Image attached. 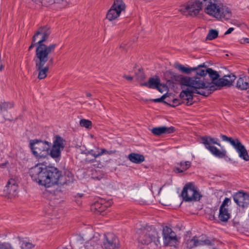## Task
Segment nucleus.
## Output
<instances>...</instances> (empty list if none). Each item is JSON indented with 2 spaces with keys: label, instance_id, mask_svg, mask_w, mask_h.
I'll use <instances>...</instances> for the list:
<instances>
[{
  "label": "nucleus",
  "instance_id": "obj_1",
  "mask_svg": "<svg viewBox=\"0 0 249 249\" xmlns=\"http://www.w3.org/2000/svg\"><path fill=\"white\" fill-rule=\"evenodd\" d=\"M51 34L49 27H40L33 36L31 44L28 49L30 51L35 46H36L33 61L35 62L36 70L38 72V78L39 79H43L47 77L49 68L54 63L52 54L54 53L56 44L53 43L46 45L44 44Z\"/></svg>",
  "mask_w": 249,
  "mask_h": 249
},
{
  "label": "nucleus",
  "instance_id": "obj_2",
  "mask_svg": "<svg viewBox=\"0 0 249 249\" xmlns=\"http://www.w3.org/2000/svg\"><path fill=\"white\" fill-rule=\"evenodd\" d=\"M51 34L49 27H40L33 36L31 44L28 49L30 51L35 46H36L33 61L35 62L36 70L38 72V78L39 79H43L47 77L49 68L54 63L52 54L54 53L56 44L53 43L46 45L44 44Z\"/></svg>",
  "mask_w": 249,
  "mask_h": 249
},
{
  "label": "nucleus",
  "instance_id": "obj_3",
  "mask_svg": "<svg viewBox=\"0 0 249 249\" xmlns=\"http://www.w3.org/2000/svg\"><path fill=\"white\" fill-rule=\"evenodd\" d=\"M51 34L49 27H40L33 36L31 44L28 49L30 51L35 46H36L33 61L35 62L36 70L38 72V78L39 79H43L47 77L49 68L54 63L52 54L54 53L56 44L53 43L46 45L44 44Z\"/></svg>",
  "mask_w": 249,
  "mask_h": 249
},
{
  "label": "nucleus",
  "instance_id": "obj_4",
  "mask_svg": "<svg viewBox=\"0 0 249 249\" xmlns=\"http://www.w3.org/2000/svg\"><path fill=\"white\" fill-rule=\"evenodd\" d=\"M51 34L49 27H40L33 36L31 44L28 49L30 51L35 46H36L33 61L35 62L36 70L38 72V78L39 79H43L47 77L49 68L54 63L52 54L54 53L56 44L53 43L46 45L44 44Z\"/></svg>",
  "mask_w": 249,
  "mask_h": 249
},
{
  "label": "nucleus",
  "instance_id": "obj_5",
  "mask_svg": "<svg viewBox=\"0 0 249 249\" xmlns=\"http://www.w3.org/2000/svg\"><path fill=\"white\" fill-rule=\"evenodd\" d=\"M204 8V12L208 15L216 18L228 20L231 17L230 9L218 0H195L188 2L185 6H182L180 12L186 15L196 16Z\"/></svg>",
  "mask_w": 249,
  "mask_h": 249
},
{
  "label": "nucleus",
  "instance_id": "obj_6",
  "mask_svg": "<svg viewBox=\"0 0 249 249\" xmlns=\"http://www.w3.org/2000/svg\"><path fill=\"white\" fill-rule=\"evenodd\" d=\"M29 174L34 181L47 188L55 185L59 177L57 168L42 164H37L31 168Z\"/></svg>",
  "mask_w": 249,
  "mask_h": 249
},
{
  "label": "nucleus",
  "instance_id": "obj_7",
  "mask_svg": "<svg viewBox=\"0 0 249 249\" xmlns=\"http://www.w3.org/2000/svg\"><path fill=\"white\" fill-rule=\"evenodd\" d=\"M137 240L143 245H148L153 242L158 247L160 244V238L156 229L153 227H146L137 231Z\"/></svg>",
  "mask_w": 249,
  "mask_h": 249
},
{
  "label": "nucleus",
  "instance_id": "obj_8",
  "mask_svg": "<svg viewBox=\"0 0 249 249\" xmlns=\"http://www.w3.org/2000/svg\"><path fill=\"white\" fill-rule=\"evenodd\" d=\"M52 143L40 139H33L29 141V147L32 154L37 159L45 158L49 153Z\"/></svg>",
  "mask_w": 249,
  "mask_h": 249
},
{
  "label": "nucleus",
  "instance_id": "obj_9",
  "mask_svg": "<svg viewBox=\"0 0 249 249\" xmlns=\"http://www.w3.org/2000/svg\"><path fill=\"white\" fill-rule=\"evenodd\" d=\"M173 78L180 85L191 87L193 89H200L205 88V82L200 80V78L190 77L181 74H175Z\"/></svg>",
  "mask_w": 249,
  "mask_h": 249
},
{
  "label": "nucleus",
  "instance_id": "obj_10",
  "mask_svg": "<svg viewBox=\"0 0 249 249\" xmlns=\"http://www.w3.org/2000/svg\"><path fill=\"white\" fill-rule=\"evenodd\" d=\"M201 140L206 148L209 150L215 157L222 159L226 156L227 152L225 150L220 151L215 146L212 145V144H215L219 146H221L220 143L218 142L217 138H213L210 136H204L201 137Z\"/></svg>",
  "mask_w": 249,
  "mask_h": 249
},
{
  "label": "nucleus",
  "instance_id": "obj_11",
  "mask_svg": "<svg viewBox=\"0 0 249 249\" xmlns=\"http://www.w3.org/2000/svg\"><path fill=\"white\" fill-rule=\"evenodd\" d=\"M181 196L185 202L199 201L202 196L193 182L186 184L182 191Z\"/></svg>",
  "mask_w": 249,
  "mask_h": 249
},
{
  "label": "nucleus",
  "instance_id": "obj_12",
  "mask_svg": "<svg viewBox=\"0 0 249 249\" xmlns=\"http://www.w3.org/2000/svg\"><path fill=\"white\" fill-rule=\"evenodd\" d=\"M66 141L58 135L54 136L53 143L51 145L49 150V155L52 158L60 160L61 152L64 150L66 145Z\"/></svg>",
  "mask_w": 249,
  "mask_h": 249
},
{
  "label": "nucleus",
  "instance_id": "obj_13",
  "mask_svg": "<svg viewBox=\"0 0 249 249\" xmlns=\"http://www.w3.org/2000/svg\"><path fill=\"white\" fill-rule=\"evenodd\" d=\"M220 137L222 141L229 142L239 154V157L245 161H249V155L245 146L238 139H233L226 135L221 134Z\"/></svg>",
  "mask_w": 249,
  "mask_h": 249
},
{
  "label": "nucleus",
  "instance_id": "obj_14",
  "mask_svg": "<svg viewBox=\"0 0 249 249\" xmlns=\"http://www.w3.org/2000/svg\"><path fill=\"white\" fill-rule=\"evenodd\" d=\"M125 9V4L123 0H114L113 5L108 11L106 18L109 21L116 19L122 11Z\"/></svg>",
  "mask_w": 249,
  "mask_h": 249
},
{
  "label": "nucleus",
  "instance_id": "obj_15",
  "mask_svg": "<svg viewBox=\"0 0 249 249\" xmlns=\"http://www.w3.org/2000/svg\"><path fill=\"white\" fill-rule=\"evenodd\" d=\"M103 243L104 249H118L119 248V239L113 233L105 234Z\"/></svg>",
  "mask_w": 249,
  "mask_h": 249
},
{
  "label": "nucleus",
  "instance_id": "obj_16",
  "mask_svg": "<svg viewBox=\"0 0 249 249\" xmlns=\"http://www.w3.org/2000/svg\"><path fill=\"white\" fill-rule=\"evenodd\" d=\"M59 177L55 184H60L61 185H69L74 181V176L72 173L68 169H64L62 173L58 170Z\"/></svg>",
  "mask_w": 249,
  "mask_h": 249
},
{
  "label": "nucleus",
  "instance_id": "obj_17",
  "mask_svg": "<svg viewBox=\"0 0 249 249\" xmlns=\"http://www.w3.org/2000/svg\"><path fill=\"white\" fill-rule=\"evenodd\" d=\"M234 202L239 207H245L249 204V194L243 191H239L233 196Z\"/></svg>",
  "mask_w": 249,
  "mask_h": 249
},
{
  "label": "nucleus",
  "instance_id": "obj_18",
  "mask_svg": "<svg viewBox=\"0 0 249 249\" xmlns=\"http://www.w3.org/2000/svg\"><path fill=\"white\" fill-rule=\"evenodd\" d=\"M198 89H189L187 88L185 90H183L179 94V97L182 101H186V105L190 106L193 104L194 93H196V92H199Z\"/></svg>",
  "mask_w": 249,
  "mask_h": 249
},
{
  "label": "nucleus",
  "instance_id": "obj_19",
  "mask_svg": "<svg viewBox=\"0 0 249 249\" xmlns=\"http://www.w3.org/2000/svg\"><path fill=\"white\" fill-rule=\"evenodd\" d=\"M110 202L100 198L91 206V210L97 214L104 215V212L110 206Z\"/></svg>",
  "mask_w": 249,
  "mask_h": 249
},
{
  "label": "nucleus",
  "instance_id": "obj_20",
  "mask_svg": "<svg viewBox=\"0 0 249 249\" xmlns=\"http://www.w3.org/2000/svg\"><path fill=\"white\" fill-rule=\"evenodd\" d=\"M235 79L236 76L233 74L225 75L216 81L214 84L218 87H230L232 85Z\"/></svg>",
  "mask_w": 249,
  "mask_h": 249
},
{
  "label": "nucleus",
  "instance_id": "obj_21",
  "mask_svg": "<svg viewBox=\"0 0 249 249\" xmlns=\"http://www.w3.org/2000/svg\"><path fill=\"white\" fill-rule=\"evenodd\" d=\"M18 185L15 180L11 179L8 181L4 191L9 197H16L18 194Z\"/></svg>",
  "mask_w": 249,
  "mask_h": 249
},
{
  "label": "nucleus",
  "instance_id": "obj_22",
  "mask_svg": "<svg viewBox=\"0 0 249 249\" xmlns=\"http://www.w3.org/2000/svg\"><path fill=\"white\" fill-rule=\"evenodd\" d=\"M176 128L174 126H165L154 127L151 129L152 133L155 136H160L163 134H171L174 133Z\"/></svg>",
  "mask_w": 249,
  "mask_h": 249
},
{
  "label": "nucleus",
  "instance_id": "obj_23",
  "mask_svg": "<svg viewBox=\"0 0 249 249\" xmlns=\"http://www.w3.org/2000/svg\"><path fill=\"white\" fill-rule=\"evenodd\" d=\"M236 87L241 90H246L249 88V76L244 74L240 75L236 82Z\"/></svg>",
  "mask_w": 249,
  "mask_h": 249
},
{
  "label": "nucleus",
  "instance_id": "obj_24",
  "mask_svg": "<svg viewBox=\"0 0 249 249\" xmlns=\"http://www.w3.org/2000/svg\"><path fill=\"white\" fill-rule=\"evenodd\" d=\"M140 86H145L150 89H156L158 88V86H161V84L160 83V79L156 76V78L150 77L146 82L141 83Z\"/></svg>",
  "mask_w": 249,
  "mask_h": 249
},
{
  "label": "nucleus",
  "instance_id": "obj_25",
  "mask_svg": "<svg viewBox=\"0 0 249 249\" xmlns=\"http://www.w3.org/2000/svg\"><path fill=\"white\" fill-rule=\"evenodd\" d=\"M193 68H197L196 70V75L194 77H198L200 78V80L204 82V77L207 75L206 72V66H205V64L199 65L198 66L194 67Z\"/></svg>",
  "mask_w": 249,
  "mask_h": 249
},
{
  "label": "nucleus",
  "instance_id": "obj_26",
  "mask_svg": "<svg viewBox=\"0 0 249 249\" xmlns=\"http://www.w3.org/2000/svg\"><path fill=\"white\" fill-rule=\"evenodd\" d=\"M191 165V162L190 161H181L177 163V165L180 167L176 166L174 168V171L177 173H181L184 171L188 169Z\"/></svg>",
  "mask_w": 249,
  "mask_h": 249
},
{
  "label": "nucleus",
  "instance_id": "obj_27",
  "mask_svg": "<svg viewBox=\"0 0 249 249\" xmlns=\"http://www.w3.org/2000/svg\"><path fill=\"white\" fill-rule=\"evenodd\" d=\"M170 236H165L163 237V242L165 246H174L177 242V237L176 233H172Z\"/></svg>",
  "mask_w": 249,
  "mask_h": 249
},
{
  "label": "nucleus",
  "instance_id": "obj_28",
  "mask_svg": "<svg viewBox=\"0 0 249 249\" xmlns=\"http://www.w3.org/2000/svg\"><path fill=\"white\" fill-rule=\"evenodd\" d=\"M100 243L98 237L94 236L86 243L85 247L86 249H94L98 248Z\"/></svg>",
  "mask_w": 249,
  "mask_h": 249
},
{
  "label": "nucleus",
  "instance_id": "obj_29",
  "mask_svg": "<svg viewBox=\"0 0 249 249\" xmlns=\"http://www.w3.org/2000/svg\"><path fill=\"white\" fill-rule=\"evenodd\" d=\"M128 159L132 162L140 164L144 160V157L142 155L132 153L128 155Z\"/></svg>",
  "mask_w": 249,
  "mask_h": 249
},
{
  "label": "nucleus",
  "instance_id": "obj_30",
  "mask_svg": "<svg viewBox=\"0 0 249 249\" xmlns=\"http://www.w3.org/2000/svg\"><path fill=\"white\" fill-rule=\"evenodd\" d=\"M187 249H192L195 247L199 246V240L196 236H194L192 239H189L183 244Z\"/></svg>",
  "mask_w": 249,
  "mask_h": 249
},
{
  "label": "nucleus",
  "instance_id": "obj_31",
  "mask_svg": "<svg viewBox=\"0 0 249 249\" xmlns=\"http://www.w3.org/2000/svg\"><path fill=\"white\" fill-rule=\"evenodd\" d=\"M231 217L230 213L228 209H219L218 215L219 219L223 222H227Z\"/></svg>",
  "mask_w": 249,
  "mask_h": 249
},
{
  "label": "nucleus",
  "instance_id": "obj_32",
  "mask_svg": "<svg viewBox=\"0 0 249 249\" xmlns=\"http://www.w3.org/2000/svg\"><path fill=\"white\" fill-rule=\"evenodd\" d=\"M174 67L182 73H184L187 74H189L192 71H195L196 70H197V68L186 67L178 63H175L174 64Z\"/></svg>",
  "mask_w": 249,
  "mask_h": 249
},
{
  "label": "nucleus",
  "instance_id": "obj_33",
  "mask_svg": "<svg viewBox=\"0 0 249 249\" xmlns=\"http://www.w3.org/2000/svg\"><path fill=\"white\" fill-rule=\"evenodd\" d=\"M201 89H203L204 90L199 91V92H196V94L201 95L205 97L209 96L210 94L212 93L213 91H214L216 89L214 86L213 85L210 87L206 86L205 83V88Z\"/></svg>",
  "mask_w": 249,
  "mask_h": 249
},
{
  "label": "nucleus",
  "instance_id": "obj_34",
  "mask_svg": "<svg viewBox=\"0 0 249 249\" xmlns=\"http://www.w3.org/2000/svg\"><path fill=\"white\" fill-rule=\"evenodd\" d=\"M207 74H208L209 76L211 79L212 82L214 84V82L217 81L219 78V74L218 73L211 68L206 69Z\"/></svg>",
  "mask_w": 249,
  "mask_h": 249
},
{
  "label": "nucleus",
  "instance_id": "obj_35",
  "mask_svg": "<svg viewBox=\"0 0 249 249\" xmlns=\"http://www.w3.org/2000/svg\"><path fill=\"white\" fill-rule=\"evenodd\" d=\"M218 32L216 30L211 29L209 30L206 39L212 40L218 37Z\"/></svg>",
  "mask_w": 249,
  "mask_h": 249
},
{
  "label": "nucleus",
  "instance_id": "obj_36",
  "mask_svg": "<svg viewBox=\"0 0 249 249\" xmlns=\"http://www.w3.org/2000/svg\"><path fill=\"white\" fill-rule=\"evenodd\" d=\"M215 239L213 238L212 239H206L204 240H199V246H213L214 245Z\"/></svg>",
  "mask_w": 249,
  "mask_h": 249
},
{
  "label": "nucleus",
  "instance_id": "obj_37",
  "mask_svg": "<svg viewBox=\"0 0 249 249\" xmlns=\"http://www.w3.org/2000/svg\"><path fill=\"white\" fill-rule=\"evenodd\" d=\"M13 107V102H4L0 104V108L1 110H6L8 109L12 108Z\"/></svg>",
  "mask_w": 249,
  "mask_h": 249
},
{
  "label": "nucleus",
  "instance_id": "obj_38",
  "mask_svg": "<svg viewBox=\"0 0 249 249\" xmlns=\"http://www.w3.org/2000/svg\"><path fill=\"white\" fill-rule=\"evenodd\" d=\"M80 125L87 128H91L92 127V122L89 120L83 119L80 121Z\"/></svg>",
  "mask_w": 249,
  "mask_h": 249
},
{
  "label": "nucleus",
  "instance_id": "obj_39",
  "mask_svg": "<svg viewBox=\"0 0 249 249\" xmlns=\"http://www.w3.org/2000/svg\"><path fill=\"white\" fill-rule=\"evenodd\" d=\"M136 78L137 80L143 81L145 79V75L142 68H140L138 71L136 73Z\"/></svg>",
  "mask_w": 249,
  "mask_h": 249
},
{
  "label": "nucleus",
  "instance_id": "obj_40",
  "mask_svg": "<svg viewBox=\"0 0 249 249\" xmlns=\"http://www.w3.org/2000/svg\"><path fill=\"white\" fill-rule=\"evenodd\" d=\"M175 233L174 231H173L172 229L170 228H169L167 226H165L163 228L162 230V235L163 237L165 236H169L172 233Z\"/></svg>",
  "mask_w": 249,
  "mask_h": 249
},
{
  "label": "nucleus",
  "instance_id": "obj_41",
  "mask_svg": "<svg viewBox=\"0 0 249 249\" xmlns=\"http://www.w3.org/2000/svg\"><path fill=\"white\" fill-rule=\"evenodd\" d=\"M168 97L167 93L163 94L160 98L153 99L152 101L155 103L162 102L165 105L168 104V103L164 101V99Z\"/></svg>",
  "mask_w": 249,
  "mask_h": 249
},
{
  "label": "nucleus",
  "instance_id": "obj_42",
  "mask_svg": "<svg viewBox=\"0 0 249 249\" xmlns=\"http://www.w3.org/2000/svg\"><path fill=\"white\" fill-rule=\"evenodd\" d=\"M183 103H184V101H181V100H180V99L176 98V99H174L172 101V104L168 103V104H167V105L170 106V107H175L178 106Z\"/></svg>",
  "mask_w": 249,
  "mask_h": 249
},
{
  "label": "nucleus",
  "instance_id": "obj_43",
  "mask_svg": "<svg viewBox=\"0 0 249 249\" xmlns=\"http://www.w3.org/2000/svg\"><path fill=\"white\" fill-rule=\"evenodd\" d=\"M231 201V199L229 198L226 197L221 205L220 208L226 209L225 207L228 206V203Z\"/></svg>",
  "mask_w": 249,
  "mask_h": 249
},
{
  "label": "nucleus",
  "instance_id": "obj_44",
  "mask_svg": "<svg viewBox=\"0 0 249 249\" xmlns=\"http://www.w3.org/2000/svg\"><path fill=\"white\" fill-rule=\"evenodd\" d=\"M34 246L29 242H26L22 244V249H32Z\"/></svg>",
  "mask_w": 249,
  "mask_h": 249
},
{
  "label": "nucleus",
  "instance_id": "obj_45",
  "mask_svg": "<svg viewBox=\"0 0 249 249\" xmlns=\"http://www.w3.org/2000/svg\"><path fill=\"white\" fill-rule=\"evenodd\" d=\"M85 154L86 155H91L93 156L95 159L98 157V156H96L97 154L94 152V151L93 149L87 151L85 153Z\"/></svg>",
  "mask_w": 249,
  "mask_h": 249
},
{
  "label": "nucleus",
  "instance_id": "obj_46",
  "mask_svg": "<svg viewBox=\"0 0 249 249\" xmlns=\"http://www.w3.org/2000/svg\"><path fill=\"white\" fill-rule=\"evenodd\" d=\"M0 249H12V248L5 244L0 243Z\"/></svg>",
  "mask_w": 249,
  "mask_h": 249
},
{
  "label": "nucleus",
  "instance_id": "obj_47",
  "mask_svg": "<svg viewBox=\"0 0 249 249\" xmlns=\"http://www.w3.org/2000/svg\"><path fill=\"white\" fill-rule=\"evenodd\" d=\"M107 150H106L104 148H102V149H101V151L97 154L96 156H98V157L103 154H107Z\"/></svg>",
  "mask_w": 249,
  "mask_h": 249
},
{
  "label": "nucleus",
  "instance_id": "obj_48",
  "mask_svg": "<svg viewBox=\"0 0 249 249\" xmlns=\"http://www.w3.org/2000/svg\"><path fill=\"white\" fill-rule=\"evenodd\" d=\"M234 28L233 27H230V28H229L227 31L225 33L224 35H228V34H231L233 30H234Z\"/></svg>",
  "mask_w": 249,
  "mask_h": 249
},
{
  "label": "nucleus",
  "instance_id": "obj_49",
  "mask_svg": "<svg viewBox=\"0 0 249 249\" xmlns=\"http://www.w3.org/2000/svg\"><path fill=\"white\" fill-rule=\"evenodd\" d=\"M123 77H124V78H125L126 79H127L128 81H131L133 79L132 76H129V75H124L123 76Z\"/></svg>",
  "mask_w": 249,
  "mask_h": 249
},
{
  "label": "nucleus",
  "instance_id": "obj_50",
  "mask_svg": "<svg viewBox=\"0 0 249 249\" xmlns=\"http://www.w3.org/2000/svg\"><path fill=\"white\" fill-rule=\"evenodd\" d=\"M243 41H241V43L243 44L245 43H249V38H243L242 39Z\"/></svg>",
  "mask_w": 249,
  "mask_h": 249
},
{
  "label": "nucleus",
  "instance_id": "obj_51",
  "mask_svg": "<svg viewBox=\"0 0 249 249\" xmlns=\"http://www.w3.org/2000/svg\"><path fill=\"white\" fill-rule=\"evenodd\" d=\"M116 152V150H110V151H108L107 150V154L111 155V154H115Z\"/></svg>",
  "mask_w": 249,
  "mask_h": 249
},
{
  "label": "nucleus",
  "instance_id": "obj_52",
  "mask_svg": "<svg viewBox=\"0 0 249 249\" xmlns=\"http://www.w3.org/2000/svg\"><path fill=\"white\" fill-rule=\"evenodd\" d=\"M95 160V159H91V160H87V159H86V161L87 162H90V163H92V162H93Z\"/></svg>",
  "mask_w": 249,
  "mask_h": 249
},
{
  "label": "nucleus",
  "instance_id": "obj_53",
  "mask_svg": "<svg viewBox=\"0 0 249 249\" xmlns=\"http://www.w3.org/2000/svg\"><path fill=\"white\" fill-rule=\"evenodd\" d=\"M160 86H158V88H156V89H157L160 92L162 93L163 92L162 89L160 87Z\"/></svg>",
  "mask_w": 249,
  "mask_h": 249
},
{
  "label": "nucleus",
  "instance_id": "obj_54",
  "mask_svg": "<svg viewBox=\"0 0 249 249\" xmlns=\"http://www.w3.org/2000/svg\"><path fill=\"white\" fill-rule=\"evenodd\" d=\"M4 68V66L2 64H1L0 66V71H1Z\"/></svg>",
  "mask_w": 249,
  "mask_h": 249
},
{
  "label": "nucleus",
  "instance_id": "obj_55",
  "mask_svg": "<svg viewBox=\"0 0 249 249\" xmlns=\"http://www.w3.org/2000/svg\"><path fill=\"white\" fill-rule=\"evenodd\" d=\"M210 219H211V220H214V219H215V217L214 216V215H212V216H211V217H210Z\"/></svg>",
  "mask_w": 249,
  "mask_h": 249
},
{
  "label": "nucleus",
  "instance_id": "obj_56",
  "mask_svg": "<svg viewBox=\"0 0 249 249\" xmlns=\"http://www.w3.org/2000/svg\"><path fill=\"white\" fill-rule=\"evenodd\" d=\"M86 95L87 97H90L91 96V93H90L89 92H87Z\"/></svg>",
  "mask_w": 249,
  "mask_h": 249
},
{
  "label": "nucleus",
  "instance_id": "obj_57",
  "mask_svg": "<svg viewBox=\"0 0 249 249\" xmlns=\"http://www.w3.org/2000/svg\"><path fill=\"white\" fill-rule=\"evenodd\" d=\"M165 186V185H163L160 188V190H161L162 189V188Z\"/></svg>",
  "mask_w": 249,
  "mask_h": 249
},
{
  "label": "nucleus",
  "instance_id": "obj_58",
  "mask_svg": "<svg viewBox=\"0 0 249 249\" xmlns=\"http://www.w3.org/2000/svg\"><path fill=\"white\" fill-rule=\"evenodd\" d=\"M249 95H248V97L249 98V90L248 91Z\"/></svg>",
  "mask_w": 249,
  "mask_h": 249
}]
</instances>
